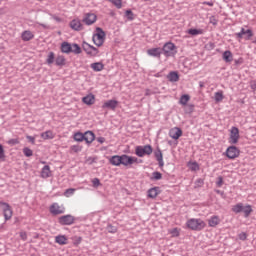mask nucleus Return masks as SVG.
Wrapping results in <instances>:
<instances>
[{
	"label": "nucleus",
	"mask_w": 256,
	"mask_h": 256,
	"mask_svg": "<svg viewBox=\"0 0 256 256\" xmlns=\"http://www.w3.org/2000/svg\"><path fill=\"white\" fill-rule=\"evenodd\" d=\"M205 225V221L195 218H191L186 222V226L188 229H191V231H203Z\"/></svg>",
	"instance_id": "1"
},
{
	"label": "nucleus",
	"mask_w": 256,
	"mask_h": 256,
	"mask_svg": "<svg viewBox=\"0 0 256 256\" xmlns=\"http://www.w3.org/2000/svg\"><path fill=\"white\" fill-rule=\"evenodd\" d=\"M233 213L239 214L244 213V217H249L253 213L251 205L244 206L243 203H238L232 207Z\"/></svg>",
	"instance_id": "2"
},
{
	"label": "nucleus",
	"mask_w": 256,
	"mask_h": 256,
	"mask_svg": "<svg viewBox=\"0 0 256 256\" xmlns=\"http://www.w3.org/2000/svg\"><path fill=\"white\" fill-rule=\"evenodd\" d=\"M92 41L96 47H101L105 43V31H103V28L97 27L96 28V34L93 35Z\"/></svg>",
	"instance_id": "3"
},
{
	"label": "nucleus",
	"mask_w": 256,
	"mask_h": 256,
	"mask_svg": "<svg viewBox=\"0 0 256 256\" xmlns=\"http://www.w3.org/2000/svg\"><path fill=\"white\" fill-rule=\"evenodd\" d=\"M162 54L166 57H175L177 55V46L173 42H167L163 45Z\"/></svg>",
	"instance_id": "4"
},
{
	"label": "nucleus",
	"mask_w": 256,
	"mask_h": 256,
	"mask_svg": "<svg viewBox=\"0 0 256 256\" xmlns=\"http://www.w3.org/2000/svg\"><path fill=\"white\" fill-rule=\"evenodd\" d=\"M151 153H153V147L149 144L135 147V155L137 157H145V155H151Z\"/></svg>",
	"instance_id": "5"
},
{
	"label": "nucleus",
	"mask_w": 256,
	"mask_h": 256,
	"mask_svg": "<svg viewBox=\"0 0 256 256\" xmlns=\"http://www.w3.org/2000/svg\"><path fill=\"white\" fill-rule=\"evenodd\" d=\"M240 135H239V128L233 126L230 129V136L228 139V143H230L231 145H237V143H239V139H240Z\"/></svg>",
	"instance_id": "6"
},
{
	"label": "nucleus",
	"mask_w": 256,
	"mask_h": 256,
	"mask_svg": "<svg viewBox=\"0 0 256 256\" xmlns=\"http://www.w3.org/2000/svg\"><path fill=\"white\" fill-rule=\"evenodd\" d=\"M0 207H2L5 221H10L11 217H13V209H11V205L7 202H0Z\"/></svg>",
	"instance_id": "7"
},
{
	"label": "nucleus",
	"mask_w": 256,
	"mask_h": 256,
	"mask_svg": "<svg viewBox=\"0 0 256 256\" xmlns=\"http://www.w3.org/2000/svg\"><path fill=\"white\" fill-rule=\"evenodd\" d=\"M82 49L87 53L90 57H97L99 55V49L95 48L94 46L90 45L87 42H83Z\"/></svg>",
	"instance_id": "8"
},
{
	"label": "nucleus",
	"mask_w": 256,
	"mask_h": 256,
	"mask_svg": "<svg viewBox=\"0 0 256 256\" xmlns=\"http://www.w3.org/2000/svg\"><path fill=\"white\" fill-rule=\"evenodd\" d=\"M253 30L245 28H241L240 32L236 33L235 36L237 39H245V41H251V38L253 37Z\"/></svg>",
	"instance_id": "9"
},
{
	"label": "nucleus",
	"mask_w": 256,
	"mask_h": 256,
	"mask_svg": "<svg viewBox=\"0 0 256 256\" xmlns=\"http://www.w3.org/2000/svg\"><path fill=\"white\" fill-rule=\"evenodd\" d=\"M58 223L59 225H73L75 223V216L71 214L60 216Z\"/></svg>",
	"instance_id": "10"
},
{
	"label": "nucleus",
	"mask_w": 256,
	"mask_h": 256,
	"mask_svg": "<svg viewBox=\"0 0 256 256\" xmlns=\"http://www.w3.org/2000/svg\"><path fill=\"white\" fill-rule=\"evenodd\" d=\"M240 153L241 151H239V148L236 146H230L226 150V157H228V159H237Z\"/></svg>",
	"instance_id": "11"
},
{
	"label": "nucleus",
	"mask_w": 256,
	"mask_h": 256,
	"mask_svg": "<svg viewBox=\"0 0 256 256\" xmlns=\"http://www.w3.org/2000/svg\"><path fill=\"white\" fill-rule=\"evenodd\" d=\"M50 213L52 215H63V213H65V207L59 206L58 203H53L50 206Z\"/></svg>",
	"instance_id": "12"
},
{
	"label": "nucleus",
	"mask_w": 256,
	"mask_h": 256,
	"mask_svg": "<svg viewBox=\"0 0 256 256\" xmlns=\"http://www.w3.org/2000/svg\"><path fill=\"white\" fill-rule=\"evenodd\" d=\"M97 21V15L94 13H86L82 22L85 23V25H93Z\"/></svg>",
	"instance_id": "13"
},
{
	"label": "nucleus",
	"mask_w": 256,
	"mask_h": 256,
	"mask_svg": "<svg viewBox=\"0 0 256 256\" xmlns=\"http://www.w3.org/2000/svg\"><path fill=\"white\" fill-rule=\"evenodd\" d=\"M147 55L149 57H155L156 59H161V55H163V50L161 48H151L147 50Z\"/></svg>",
	"instance_id": "14"
},
{
	"label": "nucleus",
	"mask_w": 256,
	"mask_h": 256,
	"mask_svg": "<svg viewBox=\"0 0 256 256\" xmlns=\"http://www.w3.org/2000/svg\"><path fill=\"white\" fill-rule=\"evenodd\" d=\"M154 157L156 161H158L160 169L163 168L165 162L163 161V152L161 151V148L157 147V149L154 151Z\"/></svg>",
	"instance_id": "15"
},
{
	"label": "nucleus",
	"mask_w": 256,
	"mask_h": 256,
	"mask_svg": "<svg viewBox=\"0 0 256 256\" xmlns=\"http://www.w3.org/2000/svg\"><path fill=\"white\" fill-rule=\"evenodd\" d=\"M117 105H119V101L108 100L104 102V104L102 105V109H110V111H115V109H117Z\"/></svg>",
	"instance_id": "16"
},
{
	"label": "nucleus",
	"mask_w": 256,
	"mask_h": 256,
	"mask_svg": "<svg viewBox=\"0 0 256 256\" xmlns=\"http://www.w3.org/2000/svg\"><path fill=\"white\" fill-rule=\"evenodd\" d=\"M70 27L73 29V31H83V24L81 23V20L74 19L70 22Z\"/></svg>",
	"instance_id": "17"
},
{
	"label": "nucleus",
	"mask_w": 256,
	"mask_h": 256,
	"mask_svg": "<svg viewBox=\"0 0 256 256\" xmlns=\"http://www.w3.org/2000/svg\"><path fill=\"white\" fill-rule=\"evenodd\" d=\"M183 135V130H181V128H174V129H171L170 132H169V136L172 138V139H179V137H181Z\"/></svg>",
	"instance_id": "18"
},
{
	"label": "nucleus",
	"mask_w": 256,
	"mask_h": 256,
	"mask_svg": "<svg viewBox=\"0 0 256 256\" xmlns=\"http://www.w3.org/2000/svg\"><path fill=\"white\" fill-rule=\"evenodd\" d=\"M94 139H95V133H93V131H86L84 133V141L87 143V145H91Z\"/></svg>",
	"instance_id": "19"
},
{
	"label": "nucleus",
	"mask_w": 256,
	"mask_h": 256,
	"mask_svg": "<svg viewBox=\"0 0 256 256\" xmlns=\"http://www.w3.org/2000/svg\"><path fill=\"white\" fill-rule=\"evenodd\" d=\"M34 38H35V35L33 34V32H31V30H25L21 34L22 41H31V39H34Z\"/></svg>",
	"instance_id": "20"
},
{
	"label": "nucleus",
	"mask_w": 256,
	"mask_h": 256,
	"mask_svg": "<svg viewBox=\"0 0 256 256\" xmlns=\"http://www.w3.org/2000/svg\"><path fill=\"white\" fill-rule=\"evenodd\" d=\"M167 79L168 81H170V83H177V81H179V72L177 71L169 72V74L167 75Z\"/></svg>",
	"instance_id": "21"
},
{
	"label": "nucleus",
	"mask_w": 256,
	"mask_h": 256,
	"mask_svg": "<svg viewBox=\"0 0 256 256\" xmlns=\"http://www.w3.org/2000/svg\"><path fill=\"white\" fill-rule=\"evenodd\" d=\"M222 59L225 63H231L233 61V53L231 50H226L222 54Z\"/></svg>",
	"instance_id": "22"
},
{
	"label": "nucleus",
	"mask_w": 256,
	"mask_h": 256,
	"mask_svg": "<svg viewBox=\"0 0 256 256\" xmlns=\"http://www.w3.org/2000/svg\"><path fill=\"white\" fill-rule=\"evenodd\" d=\"M159 193H161V189L159 187L150 188L148 190V197L150 199H155Z\"/></svg>",
	"instance_id": "23"
},
{
	"label": "nucleus",
	"mask_w": 256,
	"mask_h": 256,
	"mask_svg": "<svg viewBox=\"0 0 256 256\" xmlns=\"http://www.w3.org/2000/svg\"><path fill=\"white\" fill-rule=\"evenodd\" d=\"M66 63H67V60L63 55H58L55 59L56 67H65Z\"/></svg>",
	"instance_id": "24"
},
{
	"label": "nucleus",
	"mask_w": 256,
	"mask_h": 256,
	"mask_svg": "<svg viewBox=\"0 0 256 256\" xmlns=\"http://www.w3.org/2000/svg\"><path fill=\"white\" fill-rule=\"evenodd\" d=\"M72 51H73V47L71 46V44L69 42H63L61 44V52L62 53L69 54V53H72Z\"/></svg>",
	"instance_id": "25"
},
{
	"label": "nucleus",
	"mask_w": 256,
	"mask_h": 256,
	"mask_svg": "<svg viewBox=\"0 0 256 256\" xmlns=\"http://www.w3.org/2000/svg\"><path fill=\"white\" fill-rule=\"evenodd\" d=\"M91 69H93V71H95L96 73H99L101 71H103V69H105V65L102 64V62H96V63H92L90 65Z\"/></svg>",
	"instance_id": "26"
},
{
	"label": "nucleus",
	"mask_w": 256,
	"mask_h": 256,
	"mask_svg": "<svg viewBox=\"0 0 256 256\" xmlns=\"http://www.w3.org/2000/svg\"><path fill=\"white\" fill-rule=\"evenodd\" d=\"M41 177L42 179H48V177H51V168L49 165H45L41 170Z\"/></svg>",
	"instance_id": "27"
},
{
	"label": "nucleus",
	"mask_w": 256,
	"mask_h": 256,
	"mask_svg": "<svg viewBox=\"0 0 256 256\" xmlns=\"http://www.w3.org/2000/svg\"><path fill=\"white\" fill-rule=\"evenodd\" d=\"M82 102L85 103V105H93L95 103V95L89 94L83 97Z\"/></svg>",
	"instance_id": "28"
},
{
	"label": "nucleus",
	"mask_w": 256,
	"mask_h": 256,
	"mask_svg": "<svg viewBox=\"0 0 256 256\" xmlns=\"http://www.w3.org/2000/svg\"><path fill=\"white\" fill-rule=\"evenodd\" d=\"M109 163H111V165H114V167H119V165H121V156L119 155H114L109 159Z\"/></svg>",
	"instance_id": "29"
},
{
	"label": "nucleus",
	"mask_w": 256,
	"mask_h": 256,
	"mask_svg": "<svg viewBox=\"0 0 256 256\" xmlns=\"http://www.w3.org/2000/svg\"><path fill=\"white\" fill-rule=\"evenodd\" d=\"M219 223H221V219H219V216H212L208 220L209 227H217V225H219Z\"/></svg>",
	"instance_id": "30"
},
{
	"label": "nucleus",
	"mask_w": 256,
	"mask_h": 256,
	"mask_svg": "<svg viewBox=\"0 0 256 256\" xmlns=\"http://www.w3.org/2000/svg\"><path fill=\"white\" fill-rule=\"evenodd\" d=\"M55 243H58V245H67L68 239L65 235H58L55 237Z\"/></svg>",
	"instance_id": "31"
},
{
	"label": "nucleus",
	"mask_w": 256,
	"mask_h": 256,
	"mask_svg": "<svg viewBox=\"0 0 256 256\" xmlns=\"http://www.w3.org/2000/svg\"><path fill=\"white\" fill-rule=\"evenodd\" d=\"M188 35H192V37H197V35H203V29L191 28L187 31Z\"/></svg>",
	"instance_id": "32"
},
{
	"label": "nucleus",
	"mask_w": 256,
	"mask_h": 256,
	"mask_svg": "<svg viewBox=\"0 0 256 256\" xmlns=\"http://www.w3.org/2000/svg\"><path fill=\"white\" fill-rule=\"evenodd\" d=\"M73 139H74V141H77V143H81V142L85 141V134H83L81 132H76L73 135Z\"/></svg>",
	"instance_id": "33"
},
{
	"label": "nucleus",
	"mask_w": 256,
	"mask_h": 256,
	"mask_svg": "<svg viewBox=\"0 0 256 256\" xmlns=\"http://www.w3.org/2000/svg\"><path fill=\"white\" fill-rule=\"evenodd\" d=\"M131 159V156L124 154L121 155V165H124V167H128V165H131V162L129 161Z\"/></svg>",
	"instance_id": "34"
},
{
	"label": "nucleus",
	"mask_w": 256,
	"mask_h": 256,
	"mask_svg": "<svg viewBox=\"0 0 256 256\" xmlns=\"http://www.w3.org/2000/svg\"><path fill=\"white\" fill-rule=\"evenodd\" d=\"M151 181H161L163 179V174L159 171H155L152 173Z\"/></svg>",
	"instance_id": "35"
},
{
	"label": "nucleus",
	"mask_w": 256,
	"mask_h": 256,
	"mask_svg": "<svg viewBox=\"0 0 256 256\" xmlns=\"http://www.w3.org/2000/svg\"><path fill=\"white\" fill-rule=\"evenodd\" d=\"M193 111H195V105L193 104H186L184 107V113H186L187 115H191V113H193Z\"/></svg>",
	"instance_id": "36"
},
{
	"label": "nucleus",
	"mask_w": 256,
	"mask_h": 256,
	"mask_svg": "<svg viewBox=\"0 0 256 256\" xmlns=\"http://www.w3.org/2000/svg\"><path fill=\"white\" fill-rule=\"evenodd\" d=\"M191 99V96H189L188 94H184L180 97V105H188L187 103H189V100Z\"/></svg>",
	"instance_id": "37"
},
{
	"label": "nucleus",
	"mask_w": 256,
	"mask_h": 256,
	"mask_svg": "<svg viewBox=\"0 0 256 256\" xmlns=\"http://www.w3.org/2000/svg\"><path fill=\"white\" fill-rule=\"evenodd\" d=\"M46 63H47V65H53V63H55V53L54 52H49L48 53Z\"/></svg>",
	"instance_id": "38"
},
{
	"label": "nucleus",
	"mask_w": 256,
	"mask_h": 256,
	"mask_svg": "<svg viewBox=\"0 0 256 256\" xmlns=\"http://www.w3.org/2000/svg\"><path fill=\"white\" fill-rule=\"evenodd\" d=\"M190 171H199V163L197 162H189L188 163Z\"/></svg>",
	"instance_id": "39"
},
{
	"label": "nucleus",
	"mask_w": 256,
	"mask_h": 256,
	"mask_svg": "<svg viewBox=\"0 0 256 256\" xmlns=\"http://www.w3.org/2000/svg\"><path fill=\"white\" fill-rule=\"evenodd\" d=\"M72 53H74L75 55H80L81 53V46H79V44H72Z\"/></svg>",
	"instance_id": "40"
},
{
	"label": "nucleus",
	"mask_w": 256,
	"mask_h": 256,
	"mask_svg": "<svg viewBox=\"0 0 256 256\" xmlns=\"http://www.w3.org/2000/svg\"><path fill=\"white\" fill-rule=\"evenodd\" d=\"M42 139H53V132L51 130H48L46 132H43L41 134Z\"/></svg>",
	"instance_id": "41"
},
{
	"label": "nucleus",
	"mask_w": 256,
	"mask_h": 256,
	"mask_svg": "<svg viewBox=\"0 0 256 256\" xmlns=\"http://www.w3.org/2000/svg\"><path fill=\"white\" fill-rule=\"evenodd\" d=\"M125 17L128 19V21H133L135 19V14L131 10H126Z\"/></svg>",
	"instance_id": "42"
},
{
	"label": "nucleus",
	"mask_w": 256,
	"mask_h": 256,
	"mask_svg": "<svg viewBox=\"0 0 256 256\" xmlns=\"http://www.w3.org/2000/svg\"><path fill=\"white\" fill-rule=\"evenodd\" d=\"M22 151L25 157H33V150H31L29 147H24Z\"/></svg>",
	"instance_id": "43"
},
{
	"label": "nucleus",
	"mask_w": 256,
	"mask_h": 256,
	"mask_svg": "<svg viewBox=\"0 0 256 256\" xmlns=\"http://www.w3.org/2000/svg\"><path fill=\"white\" fill-rule=\"evenodd\" d=\"M214 99H215V101H216L217 103L223 101V92H222V91L216 92V93L214 94Z\"/></svg>",
	"instance_id": "44"
},
{
	"label": "nucleus",
	"mask_w": 256,
	"mask_h": 256,
	"mask_svg": "<svg viewBox=\"0 0 256 256\" xmlns=\"http://www.w3.org/2000/svg\"><path fill=\"white\" fill-rule=\"evenodd\" d=\"M71 151H73L74 153H80V151H83V146L81 145H72L70 147Z\"/></svg>",
	"instance_id": "45"
},
{
	"label": "nucleus",
	"mask_w": 256,
	"mask_h": 256,
	"mask_svg": "<svg viewBox=\"0 0 256 256\" xmlns=\"http://www.w3.org/2000/svg\"><path fill=\"white\" fill-rule=\"evenodd\" d=\"M110 2L113 3L117 9H121V7H123L122 0H110Z\"/></svg>",
	"instance_id": "46"
},
{
	"label": "nucleus",
	"mask_w": 256,
	"mask_h": 256,
	"mask_svg": "<svg viewBox=\"0 0 256 256\" xmlns=\"http://www.w3.org/2000/svg\"><path fill=\"white\" fill-rule=\"evenodd\" d=\"M8 145H11V147L15 146V145H19V139L17 138H12L10 140L7 141Z\"/></svg>",
	"instance_id": "47"
},
{
	"label": "nucleus",
	"mask_w": 256,
	"mask_h": 256,
	"mask_svg": "<svg viewBox=\"0 0 256 256\" xmlns=\"http://www.w3.org/2000/svg\"><path fill=\"white\" fill-rule=\"evenodd\" d=\"M129 162L130 165H133V163H143V160H139L137 157L130 156Z\"/></svg>",
	"instance_id": "48"
},
{
	"label": "nucleus",
	"mask_w": 256,
	"mask_h": 256,
	"mask_svg": "<svg viewBox=\"0 0 256 256\" xmlns=\"http://www.w3.org/2000/svg\"><path fill=\"white\" fill-rule=\"evenodd\" d=\"M106 229H107L108 233H117V227H115L111 224H109Z\"/></svg>",
	"instance_id": "49"
},
{
	"label": "nucleus",
	"mask_w": 256,
	"mask_h": 256,
	"mask_svg": "<svg viewBox=\"0 0 256 256\" xmlns=\"http://www.w3.org/2000/svg\"><path fill=\"white\" fill-rule=\"evenodd\" d=\"M5 159V148L0 144V161H4Z\"/></svg>",
	"instance_id": "50"
},
{
	"label": "nucleus",
	"mask_w": 256,
	"mask_h": 256,
	"mask_svg": "<svg viewBox=\"0 0 256 256\" xmlns=\"http://www.w3.org/2000/svg\"><path fill=\"white\" fill-rule=\"evenodd\" d=\"M92 185L93 187H99V185H101V181L99 180V178H94L92 180Z\"/></svg>",
	"instance_id": "51"
},
{
	"label": "nucleus",
	"mask_w": 256,
	"mask_h": 256,
	"mask_svg": "<svg viewBox=\"0 0 256 256\" xmlns=\"http://www.w3.org/2000/svg\"><path fill=\"white\" fill-rule=\"evenodd\" d=\"M238 238L240 239V241H246V240H247V233L241 232V233L238 235Z\"/></svg>",
	"instance_id": "52"
},
{
	"label": "nucleus",
	"mask_w": 256,
	"mask_h": 256,
	"mask_svg": "<svg viewBox=\"0 0 256 256\" xmlns=\"http://www.w3.org/2000/svg\"><path fill=\"white\" fill-rule=\"evenodd\" d=\"M217 187H223V176H219L216 182Z\"/></svg>",
	"instance_id": "53"
},
{
	"label": "nucleus",
	"mask_w": 256,
	"mask_h": 256,
	"mask_svg": "<svg viewBox=\"0 0 256 256\" xmlns=\"http://www.w3.org/2000/svg\"><path fill=\"white\" fill-rule=\"evenodd\" d=\"M20 238L22 239V241H27V232H21Z\"/></svg>",
	"instance_id": "54"
},
{
	"label": "nucleus",
	"mask_w": 256,
	"mask_h": 256,
	"mask_svg": "<svg viewBox=\"0 0 256 256\" xmlns=\"http://www.w3.org/2000/svg\"><path fill=\"white\" fill-rule=\"evenodd\" d=\"M73 193H75V189H73V188L66 189V191H65L66 195H73Z\"/></svg>",
	"instance_id": "55"
},
{
	"label": "nucleus",
	"mask_w": 256,
	"mask_h": 256,
	"mask_svg": "<svg viewBox=\"0 0 256 256\" xmlns=\"http://www.w3.org/2000/svg\"><path fill=\"white\" fill-rule=\"evenodd\" d=\"M250 88L253 90V91H256V80H253L250 82Z\"/></svg>",
	"instance_id": "56"
},
{
	"label": "nucleus",
	"mask_w": 256,
	"mask_h": 256,
	"mask_svg": "<svg viewBox=\"0 0 256 256\" xmlns=\"http://www.w3.org/2000/svg\"><path fill=\"white\" fill-rule=\"evenodd\" d=\"M26 138L28 139V141H29L32 145H35V137H33V136H26Z\"/></svg>",
	"instance_id": "57"
},
{
	"label": "nucleus",
	"mask_w": 256,
	"mask_h": 256,
	"mask_svg": "<svg viewBox=\"0 0 256 256\" xmlns=\"http://www.w3.org/2000/svg\"><path fill=\"white\" fill-rule=\"evenodd\" d=\"M210 23L212 25H217L218 21H217V19H215V16L210 17Z\"/></svg>",
	"instance_id": "58"
},
{
	"label": "nucleus",
	"mask_w": 256,
	"mask_h": 256,
	"mask_svg": "<svg viewBox=\"0 0 256 256\" xmlns=\"http://www.w3.org/2000/svg\"><path fill=\"white\" fill-rule=\"evenodd\" d=\"M235 65H243V58H239L237 60H234Z\"/></svg>",
	"instance_id": "59"
},
{
	"label": "nucleus",
	"mask_w": 256,
	"mask_h": 256,
	"mask_svg": "<svg viewBox=\"0 0 256 256\" xmlns=\"http://www.w3.org/2000/svg\"><path fill=\"white\" fill-rule=\"evenodd\" d=\"M203 5H208L209 7H213V5H215V3L213 1H205V2H203Z\"/></svg>",
	"instance_id": "60"
},
{
	"label": "nucleus",
	"mask_w": 256,
	"mask_h": 256,
	"mask_svg": "<svg viewBox=\"0 0 256 256\" xmlns=\"http://www.w3.org/2000/svg\"><path fill=\"white\" fill-rule=\"evenodd\" d=\"M52 19H54V21H56L57 23H61V18H59V16L52 15Z\"/></svg>",
	"instance_id": "61"
},
{
	"label": "nucleus",
	"mask_w": 256,
	"mask_h": 256,
	"mask_svg": "<svg viewBox=\"0 0 256 256\" xmlns=\"http://www.w3.org/2000/svg\"><path fill=\"white\" fill-rule=\"evenodd\" d=\"M87 161L89 162V165H93V163H95V158L89 157Z\"/></svg>",
	"instance_id": "62"
},
{
	"label": "nucleus",
	"mask_w": 256,
	"mask_h": 256,
	"mask_svg": "<svg viewBox=\"0 0 256 256\" xmlns=\"http://www.w3.org/2000/svg\"><path fill=\"white\" fill-rule=\"evenodd\" d=\"M97 141H98V143L103 144V143H105V137H98Z\"/></svg>",
	"instance_id": "63"
},
{
	"label": "nucleus",
	"mask_w": 256,
	"mask_h": 256,
	"mask_svg": "<svg viewBox=\"0 0 256 256\" xmlns=\"http://www.w3.org/2000/svg\"><path fill=\"white\" fill-rule=\"evenodd\" d=\"M38 25H40V27H43V29L49 28V26H47L46 24H43V23H38Z\"/></svg>",
	"instance_id": "64"
}]
</instances>
